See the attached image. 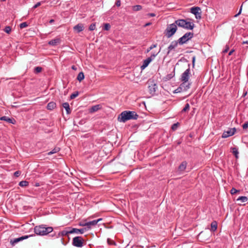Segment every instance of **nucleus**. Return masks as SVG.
Wrapping results in <instances>:
<instances>
[{
    "mask_svg": "<svg viewBox=\"0 0 248 248\" xmlns=\"http://www.w3.org/2000/svg\"><path fill=\"white\" fill-rule=\"evenodd\" d=\"M244 129H246L248 127V122H246L242 125Z\"/></svg>",
    "mask_w": 248,
    "mask_h": 248,
    "instance_id": "a18cd8bd",
    "label": "nucleus"
},
{
    "mask_svg": "<svg viewBox=\"0 0 248 248\" xmlns=\"http://www.w3.org/2000/svg\"><path fill=\"white\" fill-rule=\"evenodd\" d=\"M72 245L78 248H81L83 246V239L81 236H76L73 238Z\"/></svg>",
    "mask_w": 248,
    "mask_h": 248,
    "instance_id": "6e6552de",
    "label": "nucleus"
},
{
    "mask_svg": "<svg viewBox=\"0 0 248 248\" xmlns=\"http://www.w3.org/2000/svg\"><path fill=\"white\" fill-rule=\"evenodd\" d=\"M191 20H192L190 18L178 19L175 20V23L179 27L186 30H192L195 27V25L192 22L190 21Z\"/></svg>",
    "mask_w": 248,
    "mask_h": 248,
    "instance_id": "f03ea898",
    "label": "nucleus"
},
{
    "mask_svg": "<svg viewBox=\"0 0 248 248\" xmlns=\"http://www.w3.org/2000/svg\"><path fill=\"white\" fill-rule=\"evenodd\" d=\"M42 2V1H40V2H37L36 4H35L33 6L32 8L33 9H35V8H37L38 7H39V6H40L41 5V3Z\"/></svg>",
    "mask_w": 248,
    "mask_h": 248,
    "instance_id": "49530a36",
    "label": "nucleus"
},
{
    "mask_svg": "<svg viewBox=\"0 0 248 248\" xmlns=\"http://www.w3.org/2000/svg\"><path fill=\"white\" fill-rule=\"evenodd\" d=\"M43 70V68L41 67L37 66L35 67L34 69V72L35 74H38L40 72H41Z\"/></svg>",
    "mask_w": 248,
    "mask_h": 248,
    "instance_id": "f704fd0d",
    "label": "nucleus"
},
{
    "mask_svg": "<svg viewBox=\"0 0 248 248\" xmlns=\"http://www.w3.org/2000/svg\"><path fill=\"white\" fill-rule=\"evenodd\" d=\"M12 28L10 26H6L3 31L7 33L10 34L11 32Z\"/></svg>",
    "mask_w": 248,
    "mask_h": 248,
    "instance_id": "c9c22d12",
    "label": "nucleus"
},
{
    "mask_svg": "<svg viewBox=\"0 0 248 248\" xmlns=\"http://www.w3.org/2000/svg\"><path fill=\"white\" fill-rule=\"evenodd\" d=\"M102 220V218H98V219L94 220H95V221H97V223L98 222H99L100 221H101Z\"/></svg>",
    "mask_w": 248,
    "mask_h": 248,
    "instance_id": "bf43d9fd",
    "label": "nucleus"
},
{
    "mask_svg": "<svg viewBox=\"0 0 248 248\" xmlns=\"http://www.w3.org/2000/svg\"><path fill=\"white\" fill-rule=\"evenodd\" d=\"M181 141H178V143H177V144H178V145H179V144H181Z\"/></svg>",
    "mask_w": 248,
    "mask_h": 248,
    "instance_id": "338daca9",
    "label": "nucleus"
},
{
    "mask_svg": "<svg viewBox=\"0 0 248 248\" xmlns=\"http://www.w3.org/2000/svg\"><path fill=\"white\" fill-rule=\"evenodd\" d=\"M236 131V129L235 127L232 128H229L228 130L226 131H224L221 137L222 138H227L229 137L232 136L234 134Z\"/></svg>",
    "mask_w": 248,
    "mask_h": 248,
    "instance_id": "f8f14e48",
    "label": "nucleus"
},
{
    "mask_svg": "<svg viewBox=\"0 0 248 248\" xmlns=\"http://www.w3.org/2000/svg\"><path fill=\"white\" fill-rule=\"evenodd\" d=\"M142 8V7L140 5H136L132 6V10L135 12L140 11Z\"/></svg>",
    "mask_w": 248,
    "mask_h": 248,
    "instance_id": "7c9ffc66",
    "label": "nucleus"
},
{
    "mask_svg": "<svg viewBox=\"0 0 248 248\" xmlns=\"http://www.w3.org/2000/svg\"><path fill=\"white\" fill-rule=\"evenodd\" d=\"M79 94V93L78 91L75 92L70 95V99H73L77 97Z\"/></svg>",
    "mask_w": 248,
    "mask_h": 248,
    "instance_id": "4c0bfd02",
    "label": "nucleus"
},
{
    "mask_svg": "<svg viewBox=\"0 0 248 248\" xmlns=\"http://www.w3.org/2000/svg\"><path fill=\"white\" fill-rule=\"evenodd\" d=\"M54 19H50V20L49 21V23L50 24H52V23H54Z\"/></svg>",
    "mask_w": 248,
    "mask_h": 248,
    "instance_id": "13d9d810",
    "label": "nucleus"
},
{
    "mask_svg": "<svg viewBox=\"0 0 248 248\" xmlns=\"http://www.w3.org/2000/svg\"><path fill=\"white\" fill-rule=\"evenodd\" d=\"M247 94V92H245L243 93V96H245Z\"/></svg>",
    "mask_w": 248,
    "mask_h": 248,
    "instance_id": "69168bd1",
    "label": "nucleus"
},
{
    "mask_svg": "<svg viewBox=\"0 0 248 248\" xmlns=\"http://www.w3.org/2000/svg\"><path fill=\"white\" fill-rule=\"evenodd\" d=\"M195 60H196V56H194L193 57L192 60L193 68H194L195 66Z\"/></svg>",
    "mask_w": 248,
    "mask_h": 248,
    "instance_id": "3c124183",
    "label": "nucleus"
},
{
    "mask_svg": "<svg viewBox=\"0 0 248 248\" xmlns=\"http://www.w3.org/2000/svg\"><path fill=\"white\" fill-rule=\"evenodd\" d=\"M139 117V115L137 113L133 111H124L118 117V121L120 122L125 123L130 120H137Z\"/></svg>",
    "mask_w": 248,
    "mask_h": 248,
    "instance_id": "f257e3e1",
    "label": "nucleus"
},
{
    "mask_svg": "<svg viewBox=\"0 0 248 248\" xmlns=\"http://www.w3.org/2000/svg\"><path fill=\"white\" fill-rule=\"evenodd\" d=\"M71 68L74 70H77V67L75 65H72Z\"/></svg>",
    "mask_w": 248,
    "mask_h": 248,
    "instance_id": "4d7b16f0",
    "label": "nucleus"
},
{
    "mask_svg": "<svg viewBox=\"0 0 248 248\" xmlns=\"http://www.w3.org/2000/svg\"><path fill=\"white\" fill-rule=\"evenodd\" d=\"M177 25L175 21L171 24L169 25L164 31V34L168 38L172 37L177 30Z\"/></svg>",
    "mask_w": 248,
    "mask_h": 248,
    "instance_id": "20e7f679",
    "label": "nucleus"
},
{
    "mask_svg": "<svg viewBox=\"0 0 248 248\" xmlns=\"http://www.w3.org/2000/svg\"><path fill=\"white\" fill-rule=\"evenodd\" d=\"M62 236L61 234V232H59L58 236H57V238Z\"/></svg>",
    "mask_w": 248,
    "mask_h": 248,
    "instance_id": "e2e57ef3",
    "label": "nucleus"
},
{
    "mask_svg": "<svg viewBox=\"0 0 248 248\" xmlns=\"http://www.w3.org/2000/svg\"><path fill=\"white\" fill-rule=\"evenodd\" d=\"M56 107V104L54 102H50L47 105V108L48 110H52Z\"/></svg>",
    "mask_w": 248,
    "mask_h": 248,
    "instance_id": "a878e982",
    "label": "nucleus"
},
{
    "mask_svg": "<svg viewBox=\"0 0 248 248\" xmlns=\"http://www.w3.org/2000/svg\"><path fill=\"white\" fill-rule=\"evenodd\" d=\"M107 243L108 245H114V246H116L117 245V244L113 240H111V239L110 238H108L107 239Z\"/></svg>",
    "mask_w": 248,
    "mask_h": 248,
    "instance_id": "ea45409f",
    "label": "nucleus"
},
{
    "mask_svg": "<svg viewBox=\"0 0 248 248\" xmlns=\"http://www.w3.org/2000/svg\"><path fill=\"white\" fill-rule=\"evenodd\" d=\"M84 78H85V77H84V74L83 72H80L78 74V75L77 77V79L78 81H79V82H81L82 80L84 79Z\"/></svg>",
    "mask_w": 248,
    "mask_h": 248,
    "instance_id": "cd10ccee",
    "label": "nucleus"
},
{
    "mask_svg": "<svg viewBox=\"0 0 248 248\" xmlns=\"http://www.w3.org/2000/svg\"><path fill=\"white\" fill-rule=\"evenodd\" d=\"M242 44H248V41H243Z\"/></svg>",
    "mask_w": 248,
    "mask_h": 248,
    "instance_id": "680f3d73",
    "label": "nucleus"
},
{
    "mask_svg": "<svg viewBox=\"0 0 248 248\" xmlns=\"http://www.w3.org/2000/svg\"><path fill=\"white\" fill-rule=\"evenodd\" d=\"M28 26V24L27 22H22L20 24V28L21 29L25 28Z\"/></svg>",
    "mask_w": 248,
    "mask_h": 248,
    "instance_id": "37998d69",
    "label": "nucleus"
},
{
    "mask_svg": "<svg viewBox=\"0 0 248 248\" xmlns=\"http://www.w3.org/2000/svg\"><path fill=\"white\" fill-rule=\"evenodd\" d=\"M147 83L148 84V89L150 94L152 95L155 94L157 88V84L155 83L154 80L152 79L148 80Z\"/></svg>",
    "mask_w": 248,
    "mask_h": 248,
    "instance_id": "0eeeda50",
    "label": "nucleus"
},
{
    "mask_svg": "<svg viewBox=\"0 0 248 248\" xmlns=\"http://www.w3.org/2000/svg\"><path fill=\"white\" fill-rule=\"evenodd\" d=\"M190 64H188V68L181 75L180 78L181 81H184L185 82L188 81L190 75Z\"/></svg>",
    "mask_w": 248,
    "mask_h": 248,
    "instance_id": "9d476101",
    "label": "nucleus"
},
{
    "mask_svg": "<svg viewBox=\"0 0 248 248\" xmlns=\"http://www.w3.org/2000/svg\"><path fill=\"white\" fill-rule=\"evenodd\" d=\"M35 186L38 187L40 186V184L39 183H36L34 185Z\"/></svg>",
    "mask_w": 248,
    "mask_h": 248,
    "instance_id": "052dcab7",
    "label": "nucleus"
},
{
    "mask_svg": "<svg viewBox=\"0 0 248 248\" xmlns=\"http://www.w3.org/2000/svg\"><path fill=\"white\" fill-rule=\"evenodd\" d=\"M70 227H67L65 229V230L61 232V234L62 236L68 235L69 234H71L70 232Z\"/></svg>",
    "mask_w": 248,
    "mask_h": 248,
    "instance_id": "4be33fe9",
    "label": "nucleus"
},
{
    "mask_svg": "<svg viewBox=\"0 0 248 248\" xmlns=\"http://www.w3.org/2000/svg\"><path fill=\"white\" fill-rule=\"evenodd\" d=\"M35 236V234H31L29 235H24L18 238H16L14 239L10 240V244L13 246H15V245L22 240L28 239L30 237H32Z\"/></svg>",
    "mask_w": 248,
    "mask_h": 248,
    "instance_id": "9b49d317",
    "label": "nucleus"
},
{
    "mask_svg": "<svg viewBox=\"0 0 248 248\" xmlns=\"http://www.w3.org/2000/svg\"><path fill=\"white\" fill-rule=\"evenodd\" d=\"M0 120L8 122V123L12 124H15L16 122L14 119H13V118L11 119V118H9L8 117L5 116L1 117L0 118Z\"/></svg>",
    "mask_w": 248,
    "mask_h": 248,
    "instance_id": "dca6fc26",
    "label": "nucleus"
},
{
    "mask_svg": "<svg viewBox=\"0 0 248 248\" xmlns=\"http://www.w3.org/2000/svg\"><path fill=\"white\" fill-rule=\"evenodd\" d=\"M151 23L149 22V23H146V24L145 25V26H145V27H146V26H149V25H151Z\"/></svg>",
    "mask_w": 248,
    "mask_h": 248,
    "instance_id": "0e129e2a",
    "label": "nucleus"
},
{
    "mask_svg": "<svg viewBox=\"0 0 248 248\" xmlns=\"http://www.w3.org/2000/svg\"><path fill=\"white\" fill-rule=\"evenodd\" d=\"M234 51V49H232L229 52V54L228 55L229 56H231L232 53Z\"/></svg>",
    "mask_w": 248,
    "mask_h": 248,
    "instance_id": "6e6d98bb",
    "label": "nucleus"
},
{
    "mask_svg": "<svg viewBox=\"0 0 248 248\" xmlns=\"http://www.w3.org/2000/svg\"><path fill=\"white\" fill-rule=\"evenodd\" d=\"M242 5H241L239 12L234 16L235 17H237L238 16H239L241 14V11H242Z\"/></svg>",
    "mask_w": 248,
    "mask_h": 248,
    "instance_id": "603ef678",
    "label": "nucleus"
},
{
    "mask_svg": "<svg viewBox=\"0 0 248 248\" xmlns=\"http://www.w3.org/2000/svg\"><path fill=\"white\" fill-rule=\"evenodd\" d=\"M60 42V39L59 38H55L49 41L48 43V45L51 46H56L58 45Z\"/></svg>",
    "mask_w": 248,
    "mask_h": 248,
    "instance_id": "aec40b11",
    "label": "nucleus"
},
{
    "mask_svg": "<svg viewBox=\"0 0 248 248\" xmlns=\"http://www.w3.org/2000/svg\"><path fill=\"white\" fill-rule=\"evenodd\" d=\"M29 183L27 181H22L19 182V186L21 187H26L29 186Z\"/></svg>",
    "mask_w": 248,
    "mask_h": 248,
    "instance_id": "2f4dec72",
    "label": "nucleus"
},
{
    "mask_svg": "<svg viewBox=\"0 0 248 248\" xmlns=\"http://www.w3.org/2000/svg\"><path fill=\"white\" fill-rule=\"evenodd\" d=\"M55 233L51 234V236H55Z\"/></svg>",
    "mask_w": 248,
    "mask_h": 248,
    "instance_id": "774afa93",
    "label": "nucleus"
},
{
    "mask_svg": "<svg viewBox=\"0 0 248 248\" xmlns=\"http://www.w3.org/2000/svg\"><path fill=\"white\" fill-rule=\"evenodd\" d=\"M79 225L80 226H85L86 227V223H82V222H80L79 223Z\"/></svg>",
    "mask_w": 248,
    "mask_h": 248,
    "instance_id": "5fc2aeb1",
    "label": "nucleus"
},
{
    "mask_svg": "<svg viewBox=\"0 0 248 248\" xmlns=\"http://www.w3.org/2000/svg\"><path fill=\"white\" fill-rule=\"evenodd\" d=\"M95 28H96V25H95V23H92L90 26H89V29L90 31H93L95 29Z\"/></svg>",
    "mask_w": 248,
    "mask_h": 248,
    "instance_id": "a19ab883",
    "label": "nucleus"
},
{
    "mask_svg": "<svg viewBox=\"0 0 248 248\" xmlns=\"http://www.w3.org/2000/svg\"><path fill=\"white\" fill-rule=\"evenodd\" d=\"M190 12L195 16L197 19H200L202 18L201 9L199 7H192L190 8Z\"/></svg>",
    "mask_w": 248,
    "mask_h": 248,
    "instance_id": "1a4fd4ad",
    "label": "nucleus"
},
{
    "mask_svg": "<svg viewBox=\"0 0 248 248\" xmlns=\"http://www.w3.org/2000/svg\"><path fill=\"white\" fill-rule=\"evenodd\" d=\"M21 174V171L17 170L15 172L14 175L15 176L17 177Z\"/></svg>",
    "mask_w": 248,
    "mask_h": 248,
    "instance_id": "de8ad7c7",
    "label": "nucleus"
},
{
    "mask_svg": "<svg viewBox=\"0 0 248 248\" xmlns=\"http://www.w3.org/2000/svg\"><path fill=\"white\" fill-rule=\"evenodd\" d=\"M178 44L179 45V42L178 40L172 41L168 47L167 55H169L170 52L174 49Z\"/></svg>",
    "mask_w": 248,
    "mask_h": 248,
    "instance_id": "ddd939ff",
    "label": "nucleus"
},
{
    "mask_svg": "<svg viewBox=\"0 0 248 248\" xmlns=\"http://www.w3.org/2000/svg\"><path fill=\"white\" fill-rule=\"evenodd\" d=\"M156 46H157L156 44L152 45L149 47H148L146 49L145 53H147L149 52L152 49L156 47Z\"/></svg>",
    "mask_w": 248,
    "mask_h": 248,
    "instance_id": "72a5a7b5",
    "label": "nucleus"
},
{
    "mask_svg": "<svg viewBox=\"0 0 248 248\" xmlns=\"http://www.w3.org/2000/svg\"><path fill=\"white\" fill-rule=\"evenodd\" d=\"M194 33L191 32H186L182 37L178 39L180 45H183L186 44L189 40L193 38Z\"/></svg>",
    "mask_w": 248,
    "mask_h": 248,
    "instance_id": "39448f33",
    "label": "nucleus"
},
{
    "mask_svg": "<svg viewBox=\"0 0 248 248\" xmlns=\"http://www.w3.org/2000/svg\"><path fill=\"white\" fill-rule=\"evenodd\" d=\"M232 153L235 156L236 158H238V154L239 152L238 151V148L236 147H232L231 148Z\"/></svg>",
    "mask_w": 248,
    "mask_h": 248,
    "instance_id": "bb28decb",
    "label": "nucleus"
},
{
    "mask_svg": "<svg viewBox=\"0 0 248 248\" xmlns=\"http://www.w3.org/2000/svg\"><path fill=\"white\" fill-rule=\"evenodd\" d=\"M148 16L151 17H154L155 16V15L154 13H149Z\"/></svg>",
    "mask_w": 248,
    "mask_h": 248,
    "instance_id": "864d4df0",
    "label": "nucleus"
},
{
    "mask_svg": "<svg viewBox=\"0 0 248 248\" xmlns=\"http://www.w3.org/2000/svg\"><path fill=\"white\" fill-rule=\"evenodd\" d=\"M240 192V190H237L233 187L232 188L230 191V192H231V194H232V195H233V194H234L237 192Z\"/></svg>",
    "mask_w": 248,
    "mask_h": 248,
    "instance_id": "79ce46f5",
    "label": "nucleus"
},
{
    "mask_svg": "<svg viewBox=\"0 0 248 248\" xmlns=\"http://www.w3.org/2000/svg\"><path fill=\"white\" fill-rule=\"evenodd\" d=\"M111 28L109 23H105L103 26V30L105 31H109Z\"/></svg>",
    "mask_w": 248,
    "mask_h": 248,
    "instance_id": "e433bc0d",
    "label": "nucleus"
},
{
    "mask_svg": "<svg viewBox=\"0 0 248 248\" xmlns=\"http://www.w3.org/2000/svg\"><path fill=\"white\" fill-rule=\"evenodd\" d=\"M60 150V148L58 147H55L53 150H52L50 152L47 153L48 155H51L53 154L58 153Z\"/></svg>",
    "mask_w": 248,
    "mask_h": 248,
    "instance_id": "c756f323",
    "label": "nucleus"
},
{
    "mask_svg": "<svg viewBox=\"0 0 248 248\" xmlns=\"http://www.w3.org/2000/svg\"><path fill=\"white\" fill-rule=\"evenodd\" d=\"M187 162L186 161H183L178 167V170L180 171H184L186 167Z\"/></svg>",
    "mask_w": 248,
    "mask_h": 248,
    "instance_id": "5701e85b",
    "label": "nucleus"
},
{
    "mask_svg": "<svg viewBox=\"0 0 248 248\" xmlns=\"http://www.w3.org/2000/svg\"><path fill=\"white\" fill-rule=\"evenodd\" d=\"M175 76V68H174L173 71L171 72L170 74L167 75L165 77L163 78V80L164 81H168L171 79L173 77Z\"/></svg>",
    "mask_w": 248,
    "mask_h": 248,
    "instance_id": "a211bd4d",
    "label": "nucleus"
},
{
    "mask_svg": "<svg viewBox=\"0 0 248 248\" xmlns=\"http://www.w3.org/2000/svg\"><path fill=\"white\" fill-rule=\"evenodd\" d=\"M87 231V228H81V229H77V228H71L70 229L71 233H79L80 234H83L85 231Z\"/></svg>",
    "mask_w": 248,
    "mask_h": 248,
    "instance_id": "2eb2a0df",
    "label": "nucleus"
},
{
    "mask_svg": "<svg viewBox=\"0 0 248 248\" xmlns=\"http://www.w3.org/2000/svg\"><path fill=\"white\" fill-rule=\"evenodd\" d=\"M190 108V106L188 103H186L185 105V107L183 108V109L182 110V112H186L189 110Z\"/></svg>",
    "mask_w": 248,
    "mask_h": 248,
    "instance_id": "58836bf2",
    "label": "nucleus"
},
{
    "mask_svg": "<svg viewBox=\"0 0 248 248\" xmlns=\"http://www.w3.org/2000/svg\"><path fill=\"white\" fill-rule=\"evenodd\" d=\"M182 90L181 89L180 87L179 86L176 90L173 91L174 93H180L182 92Z\"/></svg>",
    "mask_w": 248,
    "mask_h": 248,
    "instance_id": "c03bdc74",
    "label": "nucleus"
},
{
    "mask_svg": "<svg viewBox=\"0 0 248 248\" xmlns=\"http://www.w3.org/2000/svg\"><path fill=\"white\" fill-rule=\"evenodd\" d=\"M159 53V51L157 53H153L149 57L143 60L142 65L140 66L141 69L143 70L147 67L149 63L155 58Z\"/></svg>",
    "mask_w": 248,
    "mask_h": 248,
    "instance_id": "423d86ee",
    "label": "nucleus"
},
{
    "mask_svg": "<svg viewBox=\"0 0 248 248\" xmlns=\"http://www.w3.org/2000/svg\"><path fill=\"white\" fill-rule=\"evenodd\" d=\"M179 125L180 124L178 122L173 124L171 125V129L172 131H175L176 130H177Z\"/></svg>",
    "mask_w": 248,
    "mask_h": 248,
    "instance_id": "473e14b6",
    "label": "nucleus"
},
{
    "mask_svg": "<svg viewBox=\"0 0 248 248\" xmlns=\"http://www.w3.org/2000/svg\"><path fill=\"white\" fill-rule=\"evenodd\" d=\"M217 227V223L216 221H213L211 224V231L215 232Z\"/></svg>",
    "mask_w": 248,
    "mask_h": 248,
    "instance_id": "393cba45",
    "label": "nucleus"
},
{
    "mask_svg": "<svg viewBox=\"0 0 248 248\" xmlns=\"http://www.w3.org/2000/svg\"><path fill=\"white\" fill-rule=\"evenodd\" d=\"M97 224V221H95V220H93L91 221H89L87 222H86V227L85 228H87V230H89L91 229V226H95Z\"/></svg>",
    "mask_w": 248,
    "mask_h": 248,
    "instance_id": "6ab92c4d",
    "label": "nucleus"
},
{
    "mask_svg": "<svg viewBox=\"0 0 248 248\" xmlns=\"http://www.w3.org/2000/svg\"><path fill=\"white\" fill-rule=\"evenodd\" d=\"M182 83L180 85L179 87L183 92L186 91L190 87L191 83L188 82L181 81Z\"/></svg>",
    "mask_w": 248,
    "mask_h": 248,
    "instance_id": "4468645a",
    "label": "nucleus"
},
{
    "mask_svg": "<svg viewBox=\"0 0 248 248\" xmlns=\"http://www.w3.org/2000/svg\"><path fill=\"white\" fill-rule=\"evenodd\" d=\"M229 49V46L228 45H226L225 46V49L223 51V53H227Z\"/></svg>",
    "mask_w": 248,
    "mask_h": 248,
    "instance_id": "8fccbe9b",
    "label": "nucleus"
},
{
    "mask_svg": "<svg viewBox=\"0 0 248 248\" xmlns=\"http://www.w3.org/2000/svg\"><path fill=\"white\" fill-rule=\"evenodd\" d=\"M101 108V106L100 105H96L90 108V112H93L97 111V110L100 109Z\"/></svg>",
    "mask_w": 248,
    "mask_h": 248,
    "instance_id": "b1692460",
    "label": "nucleus"
},
{
    "mask_svg": "<svg viewBox=\"0 0 248 248\" xmlns=\"http://www.w3.org/2000/svg\"><path fill=\"white\" fill-rule=\"evenodd\" d=\"M62 107L65 109L66 113L67 114H69L71 112V110L70 109L69 104L67 102H65L62 104Z\"/></svg>",
    "mask_w": 248,
    "mask_h": 248,
    "instance_id": "412c9836",
    "label": "nucleus"
},
{
    "mask_svg": "<svg viewBox=\"0 0 248 248\" xmlns=\"http://www.w3.org/2000/svg\"><path fill=\"white\" fill-rule=\"evenodd\" d=\"M248 200V198L246 196H240L238 197L236 200L237 201H240L241 202H247Z\"/></svg>",
    "mask_w": 248,
    "mask_h": 248,
    "instance_id": "c85d7f7f",
    "label": "nucleus"
},
{
    "mask_svg": "<svg viewBox=\"0 0 248 248\" xmlns=\"http://www.w3.org/2000/svg\"><path fill=\"white\" fill-rule=\"evenodd\" d=\"M73 29L74 31H77V33H79L84 30V27L83 24L81 23H78L74 26Z\"/></svg>",
    "mask_w": 248,
    "mask_h": 248,
    "instance_id": "f3484780",
    "label": "nucleus"
},
{
    "mask_svg": "<svg viewBox=\"0 0 248 248\" xmlns=\"http://www.w3.org/2000/svg\"><path fill=\"white\" fill-rule=\"evenodd\" d=\"M53 229L51 227H46V225L36 226L34 228L35 233L38 235H46L52 232Z\"/></svg>",
    "mask_w": 248,
    "mask_h": 248,
    "instance_id": "7ed1b4c3",
    "label": "nucleus"
},
{
    "mask_svg": "<svg viewBox=\"0 0 248 248\" xmlns=\"http://www.w3.org/2000/svg\"><path fill=\"white\" fill-rule=\"evenodd\" d=\"M121 0H117L115 2V5H116V6L120 7L121 6Z\"/></svg>",
    "mask_w": 248,
    "mask_h": 248,
    "instance_id": "09e8293b",
    "label": "nucleus"
}]
</instances>
